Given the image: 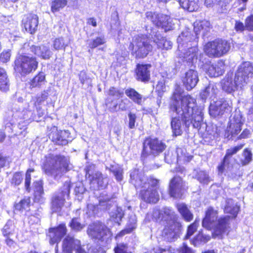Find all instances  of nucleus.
Returning <instances> with one entry per match:
<instances>
[{
    "mask_svg": "<svg viewBox=\"0 0 253 253\" xmlns=\"http://www.w3.org/2000/svg\"><path fill=\"white\" fill-rule=\"evenodd\" d=\"M171 109L181 116L187 126L192 124L194 127L199 129L203 122L201 109L195 104V100L190 95L182 96L174 93Z\"/></svg>",
    "mask_w": 253,
    "mask_h": 253,
    "instance_id": "obj_1",
    "label": "nucleus"
},
{
    "mask_svg": "<svg viewBox=\"0 0 253 253\" xmlns=\"http://www.w3.org/2000/svg\"><path fill=\"white\" fill-rule=\"evenodd\" d=\"M218 211L212 207H209L206 211L202 225L208 229H213L214 238L221 239L223 235L228 232L230 228V216H224L217 220Z\"/></svg>",
    "mask_w": 253,
    "mask_h": 253,
    "instance_id": "obj_2",
    "label": "nucleus"
},
{
    "mask_svg": "<svg viewBox=\"0 0 253 253\" xmlns=\"http://www.w3.org/2000/svg\"><path fill=\"white\" fill-rule=\"evenodd\" d=\"M130 181L135 187H141L140 196L145 201L150 203H156L159 200L157 191L158 181L157 179H150L148 182L142 175L139 174L138 170L134 169L130 174Z\"/></svg>",
    "mask_w": 253,
    "mask_h": 253,
    "instance_id": "obj_3",
    "label": "nucleus"
},
{
    "mask_svg": "<svg viewBox=\"0 0 253 253\" xmlns=\"http://www.w3.org/2000/svg\"><path fill=\"white\" fill-rule=\"evenodd\" d=\"M230 44L227 41L216 39L209 42L204 46V51L211 57H220L226 54L230 50Z\"/></svg>",
    "mask_w": 253,
    "mask_h": 253,
    "instance_id": "obj_4",
    "label": "nucleus"
},
{
    "mask_svg": "<svg viewBox=\"0 0 253 253\" xmlns=\"http://www.w3.org/2000/svg\"><path fill=\"white\" fill-rule=\"evenodd\" d=\"M38 62L35 58L26 55H20L15 61V71L22 75L29 74L37 68Z\"/></svg>",
    "mask_w": 253,
    "mask_h": 253,
    "instance_id": "obj_5",
    "label": "nucleus"
},
{
    "mask_svg": "<svg viewBox=\"0 0 253 253\" xmlns=\"http://www.w3.org/2000/svg\"><path fill=\"white\" fill-rule=\"evenodd\" d=\"M63 158L57 155H49L45 157L42 165V169L48 175L57 176L62 173Z\"/></svg>",
    "mask_w": 253,
    "mask_h": 253,
    "instance_id": "obj_6",
    "label": "nucleus"
},
{
    "mask_svg": "<svg viewBox=\"0 0 253 253\" xmlns=\"http://www.w3.org/2000/svg\"><path fill=\"white\" fill-rule=\"evenodd\" d=\"M87 232L91 238L106 243L109 242L112 236L110 229L105 225L100 223L90 226Z\"/></svg>",
    "mask_w": 253,
    "mask_h": 253,
    "instance_id": "obj_7",
    "label": "nucleus"
},
{
    "mask_svg": "<svg viewBox=\"0 0 253 253\" xmlns=\"http://www.w3.org/2000/svg\"><path fill=\"white\" fill-rule=\"evenodd\" d=\"M148 20H151L157 27H161L166 32L174 28V24L169 16L149 12L146 13Z\"/></svg>",
    "mask_w": 253,
    "mask_h": 253,
    "instance_id": "obj_8",
    "label": "nucleus"
},
{
    "mask_svg": "<svg viewBox=\"0 0 253 253\" xmlns=\"http://www.w3.org/2000/svg\"><path fill=\"white\" fill-rule=\"evenodd\" d=\"M152 49L149 40L144 36H137L133 42V51L137 57H145Z\"/></svg>",
    "mask_w": 253,
    "mask_h": 253,
    "instance_id": "obj_9",
    "label": "nucleus"
},
{
    "mask_svg": "<svg viewBox=\"0 0 253 253\" xmlns=\"http://www.w3.org/2000/svg\"><path fill=\"white\" fill-rule=\"evenodd\" d=\"M166 148V145L157 138H149L143 143V150L148 154L157 155Z\"/></svg>",
    "mask_w": 253,
    "mask_h": 253,
    "instance_id": "obj_10",
    "label": "nucleus"
},
{
    "mask_svg": "<svg viewBox=\"0 0 253 253\" xmlns=\"http://www.w3.org/2000/svg\"><path fill=\"white\" fill-rule=\"evenodd\" d=\"M244 124L242 116L239 112H236L230 119L227 127V132L231 138L236 137L240 132Z\"/></svg>",
    "mask_w": 253,
    "mask_h": 253,
    "instance_id": "obj_11",
    "label": "nucleus"
},
{
    "mask_svg": "<svg viewBox=\"0 0 253 253\" xmlns=\"http://www.w3.org/2000/svg\"><path fill=\"white\" fill-rule=\"evenodd\" d=\"M180 224L177 221L167 222L162 231V236L169 242H173L176 240L179 235Z\"/></svg>",
    "mask_w": 253,
    "mask_h": 253,
    "instance_id": "obj_12",
    "label": "nucleus"
},
{
    "mask_svg": "<svg viewBox=\"0 0 253 253\" xmlns=\"http://www.w3.org/2000/svg\"><path fill=\"white\" fill-rule=\"evenodd\" d=\"M95 166L93 164L88 165L86 169V177L92 183H97L101 188H104L107 184V179L104 178L102 174L99 171L93 173Z\"/></svg>",
    "mask_w": 253,
    "mask_h": 253,
    "instance_id": "obj_13",
    "label": "nucleus"
},
{
    "mask_svg": "<svg viewBox=\"0 0 253 253\" xmlns=\"http://www.w3.org/2000/svg\"><path fill=\"white\" fill-rule=\"evenodd\" d=\"M231 111V106L226 101L218 100L211 103L209 112L211 116L216 117Z\"/></svg>",
    "mask_w": 253,
    "mask_h": 253,
    "instance_id": "obj_14",
    "label": "nucleus"
},
{
    "mask_svg": "<svg viewBox=\"0 0 253 253\" xmlns=\"http://www.w3.org/2000/svg\"><path fill=\"white\" fill-rule=\"evenodd\" d=\"M39 24V17L36 14H28L24 16L22 25L25 30L32 34L36 32Z\"/></svg>",
    "mask_w": 253,
    "mask_h": 253,
    "instance_id": "obj_15",
    "label": "nucleus"
},
{
    "mask_svg": "<svg viewBox=\"0 0 253 253\" xmlns=\"http://www.w3.org/2000/svg\"><path fill=\"white\" fill-rule=\"evenodd\" d=\"M184 190V185L182 179L179 177H174L169 184V194L171 197L180 198Z\"/></svg>",
    "mask_w": 253,
    "mask_h": 253,
    "instance_id": "obj_16",
    "label": "nucleus"
},
{
    "mask_svg": "<svg viewBox=\"0 0 253 253\" xmlns=\"http://www.w3.org/2000/svg\"><path fill=\"white\" fill-rule=\"evenodd\" d=\"M198 81L197 72L192 69L189 70L185 73L182 80L183 83L187 90H191L194 88Z\"/></svg>",
    "mask_w": 253,
    "mask_h": 253,
    "instance_id": "obj_17",
    "label": "nucleus"
},
{
    "mask_svg": "<svg viewBox=\"0 0 253 253\" xmlns=\"http://www.w3.org/2000/svg\"><path fill=\"white\" fill-rule=\"evenodd\" d=\"M73 250L76 251V253H86L81 248L79 240L68 236L64 239V252L66 250L67 253H71Z\"/></svg>",
    "mask_w": 253,
    "mask_h": 253,
    "instance_id": "obj_18",
    "label": "nucleus"
},
{
    "mask_svg": "<svg viewBox=\"0 0 253 253\" xmlns=\"http://www.w3.org/2000/svg\"><path fill=\"white\" fill-rule=\"evenodd\" d=\"M224 70V64L222 61L209 65L207 69V73L211 77H215L222 75Z\"/></svg>",
    "mask_w": 253,
    "mask_h": 253,
    "instance_id": "obj_19",
    "label": "nucleus"
},
{
    "mask_svg": "<svg viewBox=\"0 0 253 253\" xmlns=\"http://www.w3.org/2000/svg\"><path fill=\"white\" fill-rule=\"evenodd\" d=\"M63 234V226L61 225L56 228L50 229L48 236L49 238L50 243L53 244L60 241Z\"/></svg>",
    "mask_w": 253,
    "mask_h": 253,
    "instance_id": "obj_20",
    "label": "nucleus"
},
{
    "mask_svg": "<svg viewBox=\"0 0 253 253\" xmlns=\"http://www.w3.org/2000/svg\"><path fill=\"white\" fill-rule=\"evenodd\" d=\"M63 205V192L60 191L55 193L52 198L51 209L53 212L61 211Z\"/></svg>",
    "mask_w": 253,
    "mask_h": 253,
    "instance_id": "obj_21",
    "label": "nucleus"
},
{
    "mask_svg": "<svg viewBox=\"0 0 253 253\" xmlns=\"http://www.w3.org/2000/svg\"><path fill=\"white\" fill-rule=\"evenodd\" d=\"M150 65H138L136 69L137 79L141 81H147L149 79Z\"/></svg>",
    "mask_w": 253,
    "mask_h": 253,
    "instance_id": "obj_22",
    "label": "nucleus"
},
{
    "mask_svg": "<svg viewBox=\"0 0 253 253\" xmlns=\"http://www.w3.org/2000/svg\"><path fill=\"white\" fill-rule=\"evenodd\" d=\"M237 71L247 77L251 81L253 79V64L249 61L242 63Z\"/></svg>",
    "mask_w": 253,
    "mask_h": 253,
    "instance_id": "obj_23",
    "label": "nucleus"
},
{
    "mask_svg": "<svg viewBox=\"0 0 253 253\" xmlns=\"http://www.w3.org/2000/svg\"><path fill=\"white\" fill-rule=\"evenodd\" d=\"M222 89L228 93L234 92L239 88L235 81L232 78L225 77L221 82Z\"/></svg>",
    "mask_w": 253,
    "mask_h": 253,
    "instance_id": "obj_24",
    "label": "nucleus"
},
{
    "mask_svg": "<svg viewBox=\"0 0 253 253\" xmlns=\"http://www.w3.org/2000/svg\"><path fill=\"white\" fill-rule=\"evenodd\" d=\"M31 51L34 54L43 59L49 58L50 55V51L49 47L45 45L32 46Z\"/></svg>",
    "mask_w": 253,
    "mask_h": 253,
    "instance_id": "obj_25",
    "label": "nucleus"
},
{
    "mask_svg": "<svg viewBox=\"0 0 253 253\" xmlns=\"http://www.w3.org/2000/svg\"><path fill=\"white\" fill-rule=\"evenodd\" d=\"M239 206L237 203H235L232 199H228L226 201V205L224 207V211L230 213L235 218L237 215L239 211Z\"/></svg>",
    "mask_w": 253,
    "mask_h": 253,
    "instance_id": "obj_26",
    "label": "nucleus"
},
{
    "mask_svg": "<svg viewBox=\"0 0 253 253\" xmlns=\"http://www.w3.org/2000/svg\"><path fill=\"white\" fill-rule=\"evenodd\" d=\"M198 48L196 46H193L188 49L184 53L180 55V57L188 62H192L194 59H197Z\"/></svg>",
    "mask_w": 253,
    "mask_h": 253,
    "instance_id": "obj_27",
    "label": "nucleus"
},
{
    "mask_svg": "<svg viewBox=\"0 0 253 253\" xmlns=\"http://www.w3.org/2000/svg\"><path fill=\"white\" fill-rule=\"evenodd\" d=\"M211 24L209 21L204 20L195 23L194 30L197 35L201 32L205 34L211 28Z\"/></svg>",
    "mask_w": 253,
    "mask_h": 253,
    "instance_id": "obj_28",
    "label": "nucleus"
},
{
    "mask_svg": "<svg viewBox=\"0 0 253 253\" xmlns=\"http://www.w3.org/2000/svg\"><path fill=\"white\" fill-rule=\"evenodd\" d=\"M217 88L213 84H210L201 93V96L203 99L208 98H211L217 93Z\"/></svg>",
    "mask_w": 253,
    "mask_h": 253,
    "instance_id": "obj_29",
    "label": "nucleus"
},
{
    "mask_svg": "<svg viewBox=\"0 0 253 253\" xmlns=\"http://www.w3.org/2000/svg\"><path fill=\"white\" fill-rule=\"evenodd\" d=\"M193 39V37L191 36L190 33L186 31L182 32L177 38L178 49L179 51L183 50V47L185 44H187L188 42H190Z\"/></svg>",
    "mask_w": 253,
    "mask_h": 253,
    "instance_id": "obj_30",
    "label": "nucleus"
},
{
    "mask_svg": "<svg viewBox=\"0 0 253 253\" xmlns=\"http://www.w3.org/2000/svg\"><path fill=\"white\" fill-rule=\"evenodd\" d=\"M176 207L178 211L185 220L190 221L193 219V215L192 213L190 211L185 204H177Z\"/></svg>",
    "mask_w": 253,
    "mask_h": 253,
    "instance_id": "obj_31",
    "label": "nucleus"
},
{
    "mask_svg": "<svg viewBox=\"0 0 253 253\" xmlns=\"http://www.w3.org/2000/svg\"><path fill=\"white\" fill-rule=\"evenodd\" d=\"M125 93L133 102L138 105L142 102V96L133 88H128L126 90Z\"/></svg>",
    "mask_w": 253,
    "mask_h": 253,
    "instance_id": "obj_32",
    "label": "nucleus"
},
{
    "mask_svg": "<svg viewBox=\"0 0 253 253\" xmlns=\"http://www.w3.org/2000/svg\"><path fill=\"white\" fill-rule=\"evenodd\" d=\"M171 128L173 135L178 136L182 134L181 123L179 118L173 117L171 119Z\"/></svg>",
    "mask_w": 253,
    "mask_h": 253,
    "instance_id": "obj_33",
    "label": "nucleus"
},
{
    "mask_svg": "<svg viewBox=\"0 0 253 253\" xmlns=\"http://www.w3.org/2000/svg\"><path fill=\"white\" fill-rule=\"evenodd\" d=\"M234 79L238 88L242 89L251 82L247 77L236 71Z\"/></svg>",
    "mask_w": 253,
    "mask_h": 253,
    "instance_id": "obj_34",
    "label": "nucleus"
},
{
    "mask_svg": "<svg viewBox=\"0 0 253 253\" xmlns=\"http://www.w3.org/2000/svg\"><path fill=\"white\" fill-rule=\"evenodd\" d=\"M129 223L127 227L120 232L116 238L125 235L126 234L131 232L136 227V218L135 215H131L129 219Z\"/></svg>",
    "mask_w": 253,
    "mask_h": 253,
    "instance_id": "obj_35",
    "label": "nucleus"
},
{
    "mask_svg": "<svg viewBox=\"0 0 253 253\" xmlns=\"http://www.w3.org/2000/svg\"><path fill=\"white\" fill-rule=\"evenodd\" d=\"M154 42L157 44L158 47L162 49L168 50L172 47V43L165 38L158 36L154 40Z\"/></svg>",
    "mask_w": 253,
    "mask_h": 253,
    "instance_id": "obj_36",
    "label": "nucleus"
},
{
    "mask_svg": "<svg viewBox=\"0 0 253 253\" xmlns=\"http://www.w3.org/2000/svg\"><path fill=\"white\" fill-rule=\"evenodd\" d=\"M9 89V83L7 74L3 69L0 68V89L6 91Z\"/></svg>",
    "mask_w": 253,
    "mask_h": 253,
    "instance_id": "obj_37",
    "label": "nucleus"
},
{
    "mask_svg": "<svg viewBox=\"0 0 253 253\" xmlns=\"http://www.w3.org/2000/svg\"><path fill=\"white\" fill-rule=\"evenodd\" d=\"M124 215V213L122 209L120 207H117L110 213V220L120 224Z\"/></svg>",
    "mask_w": 253,
    "mask_h": 253,
    "instance_id": "obj_38",
    "label": "nucleus"
},
{
    "mask_svg": "<svg viewBox=\"0 0 253 253\" xmlns=\"http://www.w3.org/2000/svg\"><path fill=\"white\" fill-rule=\"evenodd\" d=\"M165 216L163 215L162 210L154 209L152 212L148 213L146 216L145 219L148 221L151 220L157 221L158 220H163Z\"/></svg>",
    "mask_w": 253,
    "mask_h": 253,
    "instance_id": "obj_39",
    "label": "nucleus"
},
{
    "mask_svg": "<svg viewBox=\"0 0 253 253\" xmlns=\"http://www.w3.org/2000/svg\"><path fill=\"white\" fill-rule=\"evenodd\" d=\"M162 211L164 216H165V218H163L164 220L167 221V222L176 221V215L172 210L168 208H164L162 209Z\"/></svg>",
    "mask_w": 253,
    "mask_h": 253,
    "instance_id": "obj_40",
    "label": "nucleus"
},
{
    "mask_svg": "<svg viewBox=\"0 0 253 253\" xmlns=\"http://www.w3.org/2000/svg\"><path fill=\"white\" fill-rule=\"evenodd\" d=\"M45 75L43 73H39L35 77L30 83L31 87H39L44 83Z\"/></svg>",
    "mask_w": 253,
    "mask_h": 253,
    "instance_id": "obj_41",
    "label": "nucleus"
},
{
    "mask_svg": "<svg viewBox=\"0 0 253 253\" xmlns=\"http://www.w3.org/2000/svg\"><path fill=\"white\" fill-rule=\"evenodd\" d=\"M210 236L204 235L202 233H199L198 235L194 238L193 241V244L195 246H198L201 243H205L209 241Z\"/></svg>",
    "mask_w": 253,
    "mask_h": 253,
    "instance_id": "obj_42",
    "label": "nucleus"
},
{
    "mask_svg": "<svg viewBox=\"0 0 253 253\" xmlns=\"http://www.w3.org/2000/svg\"><path fill=\"white\" fill-rule=\"evenodd\" d=\"M30 202V200L29 199L22 200L15 205V208L16 210L20 211L26 210L29 208Z\"/></svg>",
    "mask_w": 253,
    "mask_h": 253,
    "instance_id": "obj_43",
    "label": "nucleus"
},
{
    "mask_svg": "<svg viewBox=\"0 0 253 253\" xmlns=\"http://www.w3.org/2000/svg\"><path fill=\"white\" fill-rule=\"evenodd\" d=\"M199 223V220L196 219L193 223L189 226L185 239H188L196 231Z\"/></svg>",
    "mask_w": 253,
    "mask_h": 253,
    "instance_id": "obj_44",
    "label": "nucleus"
},
{
    "mask_svg": "<svg viewBox=\"0 0 253 253\" xmlns=\"http://www.w3.org/2000/svg\"><path fill=\"white\" fill-rule=\"evenodd\" d=\"M197 178L201 183H208L210 181L209 175L205 171H199Z\"/></svg>",
    "mask_w": 253,
    "mask_h": 253,
    "instance_id": "obj_45",
    "label": "nucleus"
},
{
    "mask_svg": "<svg viewBox=\"0 0 253 253\" xmlns=\"http://www.w3.org/2000/svg\"><path fill=\"white\" fill-rule=\"evenodd\" d=\"M14 231V226L12 222L8 221L3 227L2 233L4 236H8L12 234Z\"/></svg>",
    "mask_w": 253,
    "mask_h": 253,
    "instance_id": "obj_46",
    "label": "nucleus"
},
{
    "mask_svg": "<svg viewBox=\"0 0 253 253\" xmlns=\"http://www.w3.org/2000/svg\"><path fill=\"white\" fill-rule=\"evenodd\" d=\"M105 43V40L104 37H97L89 43V47L94 48L99 45L103 44Z\"/></svg>",
    "mask_w": 253,
    "mask_h": 253,
    "instance_id": "obj_47",
    "label": "nucleus"
},
{
    "mask_svg": "<svg viewBox=\"0 0 253 253\" xmlns=\"http://www.w3.org/2000/svg\"><path fill=\"white\" fill-rule=\"evenodd\" d=\"M243 147V145L235 146L233 148L228 149L226 151L225 156H224L225 160H228L233 155L235 154Z\"/></svg>",
    "mask_w": 253,
    "mask_h": 253,
    "instance_id": "obj_48",
    "label": "nucleus"
},
{
    "mask_svg": "<svg viewBox=\"0 0 253 253\" xmlns=\"http://www.w3.org/2000/svg\"><path fill=\"white\" fill-rule=\"evenodd\" d=\"M243 155L244 159L241 160V163L243 165H246L252 160V154L250 151L245 150Z\"/></svg>",
    "mask_w": 253,
    "mask_h": 253,
    "instance_id": "obj_49",
    "label": "nucleus"
},
{
    "mask_svg": "<svg viewBox=\"0 0 253 253\" xmlns=\"http://www.w3.org/2000/svg\"><path fill=\"white\" fill-rule=\"evenodd\" d=\"M111 171L114 173L116 179L118 181H121L123 179V169L121 168H112Z\"/></svg>",
    "mask_w": 253,
    "mask_h": 253,
    "instance_id": "obj_50",
    "label": "nucleus"
},
{
    "mask_svg": "<svg viewBox=\"0 0 253 253\" xmlns=\"http://www.w3.org/2000/svg\"><path fill=\"white\" fill-rule=\"evenodd\" d=\"M108 94L117 98H119L123 94V92L116 88L111 87L109 90Z\"/></svg>",
    "mask_w": 253,
    "mask_h": 253,
    "instance_id": "obj_51",
    "label": "nucleus"
},
{
    "mask_svg": "<svg viewBox=\"0 0 253 253\" xmlns=\"http://www.w3.org/2000/svg\"><path fill=\"white\" fill-rule=\"evenodd\" d=\"M22 179L23 178L21 173L20 172H16L13 175L11 183L15 185H18L21 183Z\"/></svg>",
    "mask_w": 253,
    "mask_h": 253,
    "instance_id": "obj_52",
    "label": "nucleus"
},
{
    "mask_svg": "<svg viewBox=\"0 0 253 253\" xmlns=\"http://www.w3.org/2000/svg\"><path fill=\"white\" fill-rule=\"evenodd\" d=\"M70 226L72 229L77 231H79L83 228V226L78 221L77 218L72 219Z\"/></svg>",
    "mask_w": 253,
    "mask_h": 253,
    "instance_id": "obj_53",
    "label": "nucleus"
},
{
    "mask_svg": "<svg viewBox=\"0 0 253 253\" xmlns=\"http://www.w3.org/2000/svg\"><path fill=\"white\" fill-rule=\"evenodd\" d=\"M62 0H55L52 4L51 10L53 12H55L59 10L62 6Z\"/></svg>",
    "mask_w": 253,
    "mask_h": 253,
    "instance_id": "obj_54",
    "label": "nucleus"
},
{
    "mask_svg": "<svg viewBox=\"0 0 253 253\" xmlns=\"http://www.w3.org/2000/svg\"><path fill=\"white\" fill-rule=\"evenodd\" d=\"M174 250H172L170 247L168 248H162L160 247H157L154 248V253H165L168 252L169 253H174Z\"/></svg>",
    "mask_w": 253,
    "mask_h": 253,
    "instance_id": "obj_55",
    "label": "nucleus"
},
{
    "mask_svg": "<svg viewBox=\"0 0 253 253\" xmlns=\"http://www.w3.org/2000/svg\"><path fill=\"white\" fill-rule=\"evenodd\" d=\"M11 56L10 51H3L0 56V60L3 63L7 62L9 60Z\"/></svg>",
    "mask_w": 253,
    "mask_h": 253,
    "instance_id": "obj_56",
    "label": "nucleus"
},
{
    "mask_svg": "<svg viewBox=\"0 0 253 253\" xmlns=\"http://www.w3.org/2000/svg\"><path fill=\"white\" fill-rule=\"evenodd\" d=\"M35 193H44L42 181H38L34 182Z\"/></svg>",
    "mask_w": 253,
    "mask_h": 253,
    "instance_id": "obj_57",
    "label": "nucleus"
},
{
    "mask_svg": "<svg viewBox=\"0 0 253 253\" xmlns=\"http://www.w3.org/2000/svg\"><path fill=\"white\" fill-rule=\"evenodd\" d=\"M32 106H30L28 105V108L26 111L25 113L24 114L23 118L24 119H27L31 117L33 114V112L34 111V106H33V104H31Z\"/></svg>",
    "mask_w": 253,
    "mask_h": 253,
    "instance_id": "obj_58",
    "label": "nucleus"
},
{
    "mask_svg": "<svg viewBox=\"0 0 253 253\" xmlns=\"http://www.w3.org/2000/svg\"><path fill=\"white\" fill-rule=\"evenodd\" d=\"M115 253H130L127 252V247L124 244H119L115 249Z\"/></svg>",
    "mask_w": 253,
    "mask_h": 253,
    "instance_id": "obj_59",
    "label": "nucleus"
},
{
    "mask_svg": "<svg viewBox=\"0 0 253 253\" xmlns=\"http://www.w3.org/2000/svg\"><path fill=\"white\" fill-rule=\"evenodd\" d=\"M136 118V116L134 114H132L131 113H129L128 114V126L130 128H133L134 127Z\"/></svg>",
    "mask_w": 253,
    "mask_h": 253,
    "instance_id": "obj_60",
    "label": "nucleus"
},
{
    "mask_svg": "<svg viewBox=\"0 0 253 253\" xmlns=\"http://www.w3.org/2000/svg\"><path fill=\"white\" fill-rule=\"evenodd\" d=\"M245 25L248 30L253 31V15H251L246 19Z\"/></svg>",
    "mask_w": 253,
    "mask_h": 253,
    "instance_id": "obj_61",
    "label": "nucleus"
},
{
    "mask_svg": "<svg viewBox=\"0 0 253 253\" xmlns=\"http://www.w3.org/2000/svg\"><path fill=\"white\" fill-rule=\"evenodd\" d=\"M85 191V188L82 183H79L76 184L75 188V192L76 194H83Z\"/></svg>",
    "mask_w": 253,
    "mask_h": 253,
    "instance_id": "obj_62",
    "label": "nucleus"
},
{
    "mask_svg": "<svg viewBox=\"0 0 253 253\" xmlns=\"http://www.w3.org/2000/svg\"><path fill=\"white\" fill-rule=\"evenodd\" d=\"M178 253H193V251L186 244L183 243L182 246L179 249Z\"/></svg>",
    "mask_w": 253,
    "mask_h": 253,
    "instance_id": "obj_63",
    "label": "nucleus"
},
{
    "mask_svg": "<svg viewBox=\"0 0 253 253\" xmlns=\"http://www.w3.org/2000/svg\"><path fill=\"white\" fill-rule=\"evenodd\" d=\"M251 134V131L248 129H245L241 134L239 135H237V139H244L248 137Z\"/></svg>",
    "mask_w": 253,
    "mask_h": 253,
    "instance_id": "obj_64",
    "label": "nucleus"
}]
</instances>
